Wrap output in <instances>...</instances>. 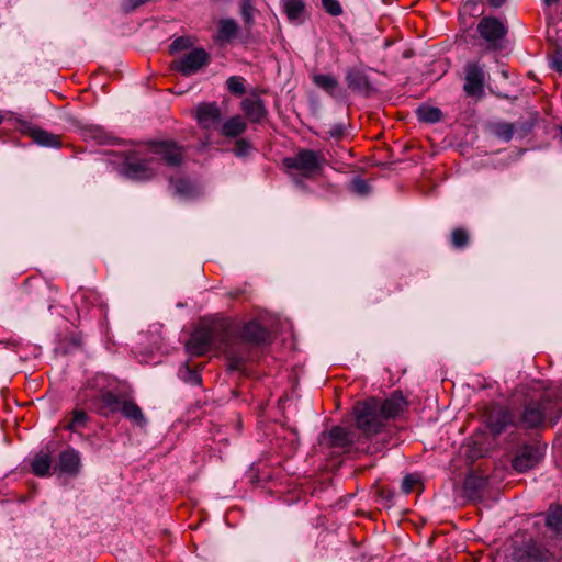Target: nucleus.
<instances>
[{
	"mask_svg": "<svg viewBox=\"0 0 562 562\" xmlns=\"http://www.w3.org/2000/svg\"><path fill=\"white\" fill-rule=\"evenodd\" d=\"M182 159L183 150L175 142H151L130 150L124 158L121 172L128 179L147 181L157 175L161 160L169 167H176Z\"/></svg>",
	"mask_w": 562,
	"mask_h": 562,
	"instance_id": "f257e3e1",
	"label": "nucleus"
},
{
	"mask_svg": "<svg viewBox=\"0 0 562 562\" xmlns=\"http://www.w3.org/2000/svg\"><path fill=\"white\" fill-rule=\"evenodd\" d=\"M233 325L227 319H213L203 322L191 334L186 349L191 356H203L210 350L225 353L237 369L244 361V355H237L232 348Z\"/></svg>",
	"mask_w": 562,
	"mask_h": 562,
	"instance_id": "f03ea898",
	"label": "nucleus"
},
{
	"mask_svg": "<svg viewBox=\"0 0 562 562\" xmlns=\"http://www.w3.org/2000/svg\"><path fill=\"white\" fill-rule=\"evenodd\" d=\"M406 405V400L397 392L383 401L371 397L358 402L353 407L357 427L364 437L369 438L379 434L384 428L386 420L400 415Z\"/></svg>",
	"mask_w": 562,
	"mask_h": 562,
	"instance_id": "7ed1b4c3",
	"label": "nucleus"
},
{
	"mask_svg": "<svg viewBox=\"0 0 562 562\" xmlns=\"http://www.w3.org/2000/svg\"><path fill=\"white\" fill-rule=\"evenodd\" d=\"M533 391H541L539 395H531L525 411L517 424L524 428H536L546 422L554 423L562 413V386L544 387L537 382Z\"/></svg>",
	"mask_w": 562,
	"mask_h": 562,
	"instance_id": "20e7f679",
	"label": "nucleus"
},
{
	"mask_svg": "<svg viewBox=\"0 0 562 562\" xmlns=\"http://www.w3.org/2000/svg\"><path fill=\"white\" fill-rule=\"evenodd\" d=\"M78 396L80 402L103 416L119 413L123 401L113 393L110 379L105 374L94 375Z\"/></svg>",
	"mask_w": 562,
	"mask_h": 562,
	"instance_id": "39448f33",
	"label": "nucleus"
},
{
	"mask_svg": "<svg viewBox=\"0 0 562 562\" xmlns=\"http://www.w3.org/2000/svg\"><path fill=\"white\" fill-rule=\"evenodd\" d=\"M326 159L321 151L301 149L293 157L283 160L291 177L313 178L322 170Z\"/></svg>",
	"mask_w": 562,
	"mask_h": 562,
	"instance_id": "423d86ee",
	"label": "nucleus"
},
{
	"mask_svg": "<svg viewBox=\"0 0 562 562\" xmlns=\"http://www.w3.org/2000/svg\"><path fill=\"white\" fill-rule=\"evenodd\" d=\"M210 55L203 48H194L178 59L173 60L171 67L183 76L196 74L200 69L209 65Z\"/></svg>",
	"mask_w": 562,
	"mask_h": 562,
	"instance_id": "0eeeda50",
	"label": "nucleus"
},
{
	"mask_svg": "<svg viewBox=\"0 0 562 562\" xmlns=\"http://www.w3.org/2000/svg\"><path fill=\"white\" fill-rule=\"evenodd\" d=\"M268 337L267 329L257 321L246 323L238 336L233 331L232 348L237 355H241L238 350L245 342L260 344Z\"/></svg>",
	"mask_w": 562,
	"mask_h": 562,
	"instance_id": "6e6552de",
	"label": "nucleus"
},
{
	"mask_svg": "<svg viewBox=\"0 0 562 562\" xmlns=\"http://www.w3.org/2000/svg\"><path fill=\"white\" fill-rule=\"evenodd\" d=\"M464 91L468 95L480 97L484 90L485 71L477 63H468L464 67Z\"/></svg>",
	"mask_w": 562,
	"mask_h": 562,
	"instance_id": "1a4fd4ad",
	"label": "nucleus"
},
{
	"mask_svg": "<svg viewBox=\"0 0 562 562\" xmlns=\"http://www.w3.org/2000/svg\"><path fill=\"white\" fill-rule=\"evenodd\" d=\"M477 31L483 40L488 43L491 48H495L497 43L505 36L506 29L496 18H483L477 24Z\"/></svg>",
	"mask_w": 562,
	"mask_h": 562,
	"instance_id": "9d476101",
	"label": "nucleus"
},
{
	"mask_svg": "<svg viewBox=\"0 0 562 562\" xmlns=\"http://www.w3.org/2000/svg\"><path fill=\"white\" fill-rule=\"evenodd\" d=\"M541 458L542 451L539 447L524 446L517 451L512 465L517 472H526L536 467Z\"/></svg>",
	"mask_w": 562,
	"mask_h": 562,
	"instance_id": "9b49d317",
	"label": "nucleus"
},
{
	"mask_svg": "<svg viewBox=\"0 0 562 562\" xmlns=\"http://www.w3.org/2000/svg\"><path fill=\"white\" fill-rule=\"evenodd\" d=\"M487 426L494 435H499L508 427L517 424L513 414L505 407L496 406L491 409L486 418Z\"/></svg>",
	"mask_w": 562,
	"mask_h": 562,
	"instance_id": "f8f14e48",
	"label": "nucleus"
},
{
	"mask_svg": "<svg viewBox=\"0 0 562 562\" xmlns=\"http://www.w3.org/2000/svg\"><path fill=\"white\" fill-rule=\"evenodd\" d=\"M195 117L202 128H217L222 120V112L216 103H202L196 109Z\"/></svg>",
	"mask_w": 562,
	"mask_h": 562,
	"instance_id": "ddd939ff",
	"label": "nucleus"
},
{
	"mask_svg": "<svg viewBox=\"0 0 562 562\" xmlns=\"http://www.w3.org/2000/svg\"><path fill=\"white\" fill-rule=\"evenodd\" d=\"M240 108L250 122L259 123L267 115L263 101L258 97H248L241 101Z\"/></svg>",
	"mask_w": 562,
	"mask_h": 562,
	"instance_id": "4468645a",
	"label": "nucleus"
},
{
	"mask_svg": "<svg viewBox=\"0 0 562 562\" xmlns=\"http://www.w3.org/2000/svg\"><path fill=\"white\" fill-rule=\"evenodd\" d=\"M18 126L20 127V130L23 133L29 134L32 137V139L36 144H38L41 146H47V147H57V146H59L58 137L55 136L52 133H48V132H46L44 130H41V128L32 127L25 121H24V125L23 124H18Z\"/></svg>",
	"mask_w": 562,
	"mask_h": 562,
	"instance_id": "2eb2a0df",
	"label": "nucleus"
},
{
	"mask_svg": "<svg viewBox=\"0 0 562 562\" xmlns=\"http://www.w3.org/2000/svg\"><path fill=\"white\" fill-rule=\"evenodd\" d=\"M313 83L335 99H342L344 93L339 88L336 77L329 74H315L312 77Z\"/></svg>",
	"mask_w": 562,
	"mask_h": 562,
	"instance_id": "dca6fc26",
	"label": "nucleus"
},
{
	"mask_svg": "<svg viewBox=\"0 0 562 562\" xmlns=\"http://www.w3.org/2000/svg\"><path fill=\"white\" fill-rule=\"evenodd\" d=\"M75 304L77 305L78 314L88 315L90 306L102 311L99 295L93 291H80L75 295Z\"/></svg>",
	"mask_w": 562,
	"mask_h": 562,
	"instance_id": "f3484780",
	"label": "nucleus"
},
{
	"mask_svg": "<svg viewBox=\"0 0 562 562\" xmlns=\"http://www.w3.org/2000/svg\"><path fill=\"white\" fill-rule=\"evenodd\" d=\"M81 467L80 454L75 449H67L59 454L58 468L61 472L76 475Z\"/></svg>",
	"mask_w": 562,
	"mask_h": 562,
	"instance_id": "a211bd4d",
	"label": "nucleus"
},
{
	"mask_svg": "<svg viewBox=\"0 0 562 562\" xmlns=\"http://www.w3.org/2000/svg\"><path fill=\"white\" fill-rule=\"evenodd\" d=\"M246 128V121L240 115H235L222 124L221 133L225 137H237L241 135Z\"/></svg>",
	"mask_w": 562,
	"mask_h": 562,
	"instance_id": "6ab92c4d",
	"label": "nucleus"
},
{
	"mask_svg": "<svg viewBox=\"0 0 562 562\" xmlns=\"http://www.w3.org/2000/svg\"><path fill=\"white\" fill-rule=\"evenodd\" d=\"M120 412L125 418L130 419L132 423L138 426L146 424V419L140 407L132 401L123 400Z\"/></svg>",
	"mask_w": 562,
	"mask_h": 562,
	"instance_id": "aec40b11",
	"label": "nucleus"
},
{
	"mask_svg": "<svg viewBox=\"0 0 562 562\" xmlns=\"http://www.w3.org/2000/svg\"><path fill=\"white\" fill-rule=\"evenodd\" d=\"M170 184L175 189V193L184 199L193 198L199 193L196 184L186 178H171Z\"/></svg>",
	"mask_w": 562,
	"mask_h": 562,
	"instance_id": "412c9836",
	"label": "nucleus"
},
{
	"mask_svg": "<svg viewBox=\"0 0 562 562\" xmlns=\"http://www.w3.org/2000/svg\"><path fill=\"white\" fill-rule=\"evenodd\" d=\"M283 11L291 22L300 23L303 21L305 4L303 0H282Z\"/></svg>",
	"mask_w": 562,
	"mask_h": 562,
	"instance_id": "4be33fe9",
	"label": "nucleus"
},
{
	"mask_svg": "<svg viewBox=\"0 0 562 562\" xmlns=\"http://www.w3.org/2000/svg\"><path fill=\"white\" fill-rule=\"evenodd\" d=\"M346 82L350 89L358 91H363L369 87L366 75L356 68H350L347 70Z\"/></svg>",
	"mask_w": 562,
	"mask_h": 562,
	"instance_id": "5701e85b",
	"label": "nucleus"
},
{
	"mask_svg": "<svg viewBox=\"0 0 562 562\" xmlns=\"http://www.w3.org/2000/svg\"><path fill=\"white\" fill-rule=\"evenodd\" d=\"M329 437L333 446L346 448L353 443L355 435L344 427H334Z\"/></svg>",
	"mask_w": 562,
	"mask_h": 562,
	"instance_id": "b1692460",
	"label": "nucleus"
},
{
	"mask_svg": "<svg viewBox=\"0 0 562 562\" xmlns=\"http://www.w3.org/2000/svg\"><path fill=\"white\" fill-rule=\"evenodd\" d=\"M238 25L233 19H223L218 22V32L216 40L220 42H229L236 36Z\"/></svg>",
	"mask_w": 562,
	"mask_h": 562,
	"instance_id": "393cba45",
	"label": "nucleus"
},
{
	"mask_svg": "<svg viewBox=\"0 0 562 562\" xmlns=\"http://www.w3.org/2000/svg\"><path fill=\"white\" fill-rule=\"evenodd\" d=\"M50 464L52 460L49 454L41 451L34 457L31 467L35 475L45 476L49 473Z\"/></svg>",
	"mask_w": 562,
	"mask_h": 562,
	"instance_id": "a878e982",
	"label": "nucleus"
},
{
	"mask_svg": "<svg viewBox=\"0 0 562 562\" xmlns=\"http://www.w3.org/2000/svg\"><path fill=\"white\" fill-rule=\"evenodd\" d=\"M88 422V415L83 409H75L71 413V417L68 423L65 425V428L70 431H79L85 428Z\"/></svg>",
	"mask_w": 562,
	"mask_h": 562,
	"instance_id": "bb28decb",
	"label": "nucleus"
},
{
	"mask_svg": "<svg viewBox=\"0 0 562 562\" xmlns=\"http://www.w3.org/2000/svg\"><path fill=\"white\" fill-rule=\"evenodd\" d=\"M416 114L419 121L426 123H436L441 119V111L435 106H419Z\"/></svg>",
	"mask_w": 562,
	"mask_h": 562,
	"instance_id": "cd10ccee",
	"label": "nucleus"
},
{
	"mask_svg": "<svg viewBox=\"0 0 562 562\" xmlns=\"http://www.w3.org/2000/svg\"><path fill=\"white\" fill-rule=\"evenodd\" d=\"M547 526L557 531H562V507H550L547 515Z\"/></svg>",
	"mask_w": 562,
	"mask_h": 562,
	"instance_id": "c85d7f7f",
	"label": "nucleus"
},
{
	"mask_svg": "<svg viewBox=\"0 0 562 562\" xmlns=\"http://www.w3.org/2000/svg\"><path fill=\"white\" fill-rule=\"evenodd\" d=\"M227 89L233 94L241 95L246 92L245 80L239 76H232L226 81Z\"/></svg>",
	"mask_w": 562,
	"mask_h": 562,
	"instance_id": "c756f323",
	"label": "nucleus"
},
{
	"mask_svg": "<svg viewBox=\"0 0 562 562\" xmlns=\"http://www.w3.org/2000/svg\"><path fill=\"white\" fill-rule=\"evenodd\" d=\"M451 240L454 247L461 248L467 245L469 235L464 229L457 228L452 232Z\"/></svg>",
	"mask_w": 562,
	"mask_h": 562,
	"instance_id": "7c9ffc66",
	"label": "nucleus"
},
{
	"mask_svg": "<svg viewBox=\"0 0 562 562\" xmlns=\"http://www.w3.org/2000/svg\"><path fill=\"white\" fill-rule=\"evenodd\" d=\"M250 148H251L250 143L248 140L241 138L235 143L233 151L237 157H243V156H246L249 154Z\"/></svg>",
	"mask_w": 562,
	"mask_h": 562,
	"instance_id": "2f4dec72",
	"label": "nucleus"
},
{
	"mask_svg": "<svg viewBox=\"0 0 562 562\" xmlns=\"http://www.w3.org/2000/svg\"><path fill=\"white\" fill-rule=\"evenodd\" d=\"M325 10L336 16L341 14L342 10L340 3L337 0H322Z\"/></svg>",
	"mask_w": 562,
	"mask_h": 562,
	"instance_id": "473e14b6",
	"label": "nucleus"
},
{
	"mask_svg": "<svg viewBox=\"0 0 562 562\" xmlns=\"http://www.w3.org/2000/svg\"><path fill=\"white\" fill-rule=\"evenodd\" d=\"M3 122H10L18 126V124L24 125V120H22L19 115L10 111H1L0 112V124Z\"/></svg>",
	"mask_w": 562,
	"mask_h": 562,
	"instance_id": "72a5a7b5",
	"label": "nucleus"
},
{
	"mask_svg": "<svg viewBox=\"0 0 562 562\" xmlns=\"http://www.w3.org/2000/svg\"><path fill=\"white\" fill-rule=\"evenodd\" d=\"M351 188L356 193L360 195H364L369 191L368 183L362 179H355L351 183Z\"/></svg>",
	"mask_w": 562,
	"mask_h": 562,
	"instance_id": "f704fd0d",
	"label": "nucleus"
},
{
	"mask_svg": "<svg viewBox=\"0 0 562 562\" xmlns=\"http://www.w3.org/2000/svg\"><path fill=\"white\" fill-rule=\"evenodd\" d=\"M496 133L505 140H509L513 136V127L509 124H499L496 127Z\"/></svg>",
	"mask_w": 562,
	"mask_h": 562,
	"instance_id": "c9c22d12",
	"label": "nucleus"
},
{
	"mask_svg": "<svg viewBox=\"0 0 562 562\" xmlns=\"http://www.w3.org/2000/svg\"><path fill=\"white\" fill-rule=\"evenodd\" d=\"M418 483V479L412 474L406 475L402 482V488L405 493H411L415 485Z\"/></svg>",
	"mask_w": 562,
	"mask_h": 562,
	"instance_id": "e433bc0d",
	"label": "nucleus"
},
{
	"mask_svg": "<svg viewBox=\"0 0 562 562\" xmlns=\"http://www.w3.org/2000/svg\"><path fill=\"white\" fill-rule=\"evenodd\" d=\"M184 373H186V376H183V379L187 382H190L191 384H200L201 383L200 374L198 372L192 371L191 369H189L188 366H186V368H184Z\"/></svg>",
	"mask_w": 562,
	"mask_h": 562,
	"instance_id": "4c0bfd02",
	"label": "nucleus"
},
{
	"mask_svg": "<svg viewBox=\"0 0 562 562\" xmlns=\"http://www.w3.org/2000/svg\"><path fill=\"white\" fill-rule=\"evenodd\" d=\"M241 13H243V18H244L245 22L247 24H249L252 20V7L248 2H245L243 4Z\"/></svg>",
	"mask_w": 562,
	"mask_h": 562,
	"instance_id": "58836bf2",
	"label": "nucleus"
},
{
	"mask_svg": "<svg viewBox=\"0 0 562 562\" xmlns=\"http://www.w3.org/2000/svg\"><path fill=\"white\" fill-rule=\"evenodd\" d=\"M187 44H188V41L183 37H179V38H176L171 45H170V49L172 52H176V50H180V49H183L187 47Z\"/></svg>",
	"mask_w": 562,
	"mask_h": 562,
	"instance_id": "ea45409f",
	"label": "nucleus"
},
{
	"mask_svg": "<svg viewBox=\"0 0 562 562\" xmlns=\"http://www.w3.org/2000/svg\"><path fill=\"white\" fill-rule=\"evenodd\" d=\"M551 68H553L554 70H557L560 74L562 72V56L561 55H555L551 59Z\"/></svg>",
	"mask_w": 562,
	"mask_h": 562,
	"instance_id": "a19ab883",
	"label": "nucleus"
},
{
	"mask_svg": "<svg viewBox=\"0 0 562 562\" xmlns=\"http://www.w3.org/2000/svg\"><path fill=\"white\" fill-rule=\"evenodd\" d=\"M329 134L334 138H339L342 135L341 127H334L329 131Z\"/></svg>",
	"mask_w": 562,
	"mask_h": 562,
	"instance_id": "79ce46f5",
	"label": "nucleus"
},
{
	"mask_svg": "<svg viewBox=\"0 0 562 562\" xmlns=\"http://www.w3.org/2000/svg\"><path fill=\"white\" fill-rule=\"evenodd\" d=\"M506 0H487L488 4L493 8H499L505 3Z\"/></svg>",
	"mask_w": 562,
	"mask_h": 562,
	"instance_id": "37998d69",
	"label": "nucleus"
},
{
	"mask_svg": "<svg viewBox=\"0 0 562 562\" xmlns=\"http://www.w3.org/2000/svg\"><path fill=\"white\" fill-rule=\"evenodd\" d=\"M560 138L562 140V126L560 127Z\"/></svg>",
	"mask_w": 562,
	"mask_h": 562,
	"instance_id": "c03bdc74",
	"label": "nucleus"
}]
</instances>
